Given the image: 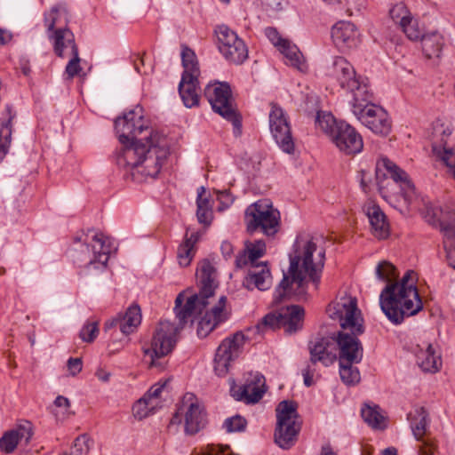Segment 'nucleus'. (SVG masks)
I'll return each instance as SVG.
<instances>
[{"instance_id": "nucleus-11", "label": "nucleus", "mask_w": 455, "mask_h": 455, "mask_svg": "<svg viewBox=\"0 0 455 455\" xmlns=\"http://www.w3.org/2000/svg\"><path fill=\"white\" fill-rule=\"evenodd\" d=\"M328 76L337 80L343 89L353 95V100H365L370 97V89L366 79L356 76L354 67L343 57L333 58L328 67Z\"/></svg>"}, {"instance_id": "nucleus-23", "label": "nucleus", "mask_w": 455, "mask_h": 455, "mask_svg": "<svg viewBox=\"0 0 455 455\" xmlns=\"http://www.w3.org/2000/svg\"><path fill=\"white\" fill-rule=\"evenodd\" d=\"M243 285L249 291L254 289L262 291L268 290L272 285V275L267 263L251 266L243 278Z\"/></svg>"}, {"instance_id": "nucleus-31", "label": "nucleus", "mask_w": 455, "mask_h": 455, "mask_svg": "<svg viewBox=\"0 0 455 455\" xmlns=\"http://www.w3.org/2000/svg\"><path fill=\"white\" fill-rule=\"evenodd\" d=\"M196 206V217L199 223L210 226L213 219V202L210 199V196H206L204 187H200L197 189Z\"/></svg>"}, {"instance_id": "nucleus-26", "label": "nucleus", "mask_w": 455, "mask_h": 455, "mask_svg": "<svg viewBox=\"0 0 455 455\" xmlns=\"http://www.w3.org/2000/svg\"><path fill=\"white\" fill-rule=\"evenodd\" d=\"M264 385V377L260 374H256L251 380L239 387L238 390L233 388L232 395L237 401H243L246 403H255L262 398L265 393L263 389Z\"/></svg>"}, {"instance_id": "nucleus-64", "label": "nucleus", "mask_w": 455, "mask_h": 455, "mask_svg": "<svg viewBox=\"0 0 455 455\" xmlns=\"http://www.w3.org/2000/svg\"><path fill=\"white\" fill-rule=\"evenodd\" d=\"M54 404L57 407L68 408L70 406V402L67 397H64L62 395H58L54 400Z\"/></svg>"}, {"instance_id": "nucleus-13", "label": "nucleus", "mask_w": 455, "mask_h": 455, "mask_svg": "<svg viewBox=\"0 0 455 455\" xmlns=\"http://www.w3.org/2000/svg\"><path fill=\"white\" fill-rule=\"evenodd\" d=\"M182 420L185 434L189 435H196L207 424L204 408L193 394L188 393L184 395L181 404L171 419V424H180Z\"/></svg>"}, {"instance_id": "nucleus-16", "label": "nucleus", "mask_w": 455, "mask_h": 455, "mask_svg": "<svg viewBox=\"0 0 455 455\" xmlns=\"http://www.w3.org/2000/svg\"><path fill=\"white\" fill-rule=\"evenodd\" d=\"M217 45L220 52L227 61L240 65L248 58V49L237 34L226 25L215 28Z\"/></svg>"}, {"instance_id": "nucleus-58", "label": "nucleus", "mask_w": 455, "mask_h": 455, "mask_svg": "<svg viewBox=\"0 0 455 455\" xmlns=\"http://www.w3.org/2000/svg\"><path fill=\"white\" fill-rule=\"evenodd\" d=\"M443 236L444 247L455 244V229H441Z\"/></svg>"}, {"instance_id": "nucleus-57", "label": "nucleus", "mask_w": 455, "mask_h": 455, "mask_svg": "<svg viewBox=\"0 0 455 455\" xmlns=\"http://www.w3.org/2000/svg\"><path fill=\"white\" fill-rule=\"evenodd\" d=\"M264 254V250L260 247H252L249 250L248 260L251 262V266L255 265L256 260L262 257Z\"/></svg>"}, {"instance_id": "nucleus-24", "label": "nucleus", "mask_w": 455, "mask_h": 455, "mask_svg": "<svg viewBox=\"0 0 455 455\" xmlns=\"http://www.w3.org/2000/svg\"><path fill=\"white\" fill-rule=\"evenodd\" d=\"M141 323L140 308L138 305L128 307L124 315H118L105 323V329L109 330L118 327L124 335H129L136 331Z\"/></svg>"}, {"instance_id": "nucleus-48", "label": "nucleus", "mask_w": 455, "mask_h": 455, "mask_svg": "<svg viewBox=\"0 0 455 455\" xmlns=\"http://www.w3.org/2000/svg\"><path fill=\"white\" fill-rule=\"evenodd\" d=\"M91 439L86 434L77 436L74 441V445L70 455H85L90 450Z\"/></svg>"}, {"instance_id": "nucleus-46", "label": "nucleus", "mask_w": 455, "mask_h": 455, "mask_svg": "<svg viewBox=\"0 0 455 455\" xmlns=\"http://www.w3.org/2000/svg\"><path fill=\"white\" fill-rule=\"evenodd\" d=\"M424 219L429 225H439V228H441V222L444 221V213L439 207L427 206L424 212Z\"/></svg>"}, {"instance_id": "nucleus-39", "label": "nucleus", "mask_w": 455, "mask_h": 455, "mask_svg": "<svg viewBox=\"0 0 455 455\" xmlns=\"http://www.w3.org/2000/svg\"><path fill=\"white\" fill-rule=\"evenodd\" d=\"M366 216L371 228L389 227V224L387 222V216L382 212L380 207L376 204H371L367 207Z\"/></svg>"}, {"instance_id": "nucleus-12", "label": "nucleus", "mask_w": 455, "mask_h": 455, "mask_svg": "<svg viewBox=\"0 0 455 455\" xmlns=\"http://www.w3.org/2000/svg\"><path fill=\"white\" fill-rule=\"evenodd\" d=\"M372 99L373 96L370 91L369 99L352 100V112L372 132L387 136L391 131V121L388 114L380 106L371 103Z\"/></svg>"}, {"instance_id": "nucleus-38", "label": "nucleus", "mask_w": 455, "mask_h": 455, "mask_svg": "<svg viewBox=\"0 0 455 455\" xmlns=\"http://www.w3.org/2000/svg\"><path fill=\"white\" fill-rule=\"evenodd\" d=\"M358 363L341 362L339 361V376L344 384L347 386H355L359 383L361 376L356 366Z\"/></svg>"}, {"instance_id": "nucleus-8", "label": "nucleus", "mask_w": 455, "mask_h": 455, "mask_svg": "<svg viewBox=\"0 0 455 455\" xmlns=\"http://www.w3.org/2000/svg\"><path fill=\"white\" fill-rule=\"evenodd\" d=\"M115 129L123 148L140 140L141 142H145L156 133H160L154 131L144 119L140 106H136L123 116L117 117L115 121Z\"/></svg>"}, {"instance_id": "nucleus-14", "label": "nucleus", "mask_w": 455, "mask_h": 455, "mask_svg": "<svg viewBox=\"0 0 455 455\" xmlns=\"http://www.w3.org/2000/svg\"><path fill=\"white\" fill-rule=\"evenodd\" d=\"M180 331L176 323L168 320L161 321L156 327L151 339L150 348L144 350L151 357V366L164 369L157 362L158 359L167 355L174 348Z\"/></svg>"}, {"instance_id": "nucleus-7", "label": "nucleus", "mask_w": 455, "mask_h": 455, "mask_svg": "<svg viewBox=\"0 0 455 455\" xmlns=\"http://www.w3.org/2000/svg\"><path fill=\"white\" fill-rule=\"evenodd\" d=\"M315 123L328 134L338 149L347 156L360 153L363 148L362 136L349 124L336 120L331 113L318 112Z\"/></svg>"}, {"instance_id": "nucleus-59", "label": "nucleus", "mask_w": 455, "mask_h": 455, "mask_svg": "<svg viewBox=\"0 0 455 455\" xmlns=\"http://www.w3.org/2000/svg\"><path fill=\"white\" fill-rule=\"evenodd\" d=\"M441 228H455V209L444 214V221L441 222Z\"/></svg>"}, {"instance_id": "nucleus-2", "label": "nucleus", "mask_w": 455, "mask_h": 455, "mask_svg": "<svg viewBox=\"0 0 455 455\" xmlns=\"http://www.w3.org/2000/svg\"><path fill=\"white\" fill-rule=\"evenodd\" d=\"M289 258L288 273H283V279L273 294V303L275 305L282 303L293 293H305L307 276L315 285V289H318L324 266L325 251L322 248L317 250L313 238L298 235Z\"/></svg>"}, {"instance_id": "nucleus-27", "label": "nucleus", "mask_w": 455, "mask_h": 455, "mask_svg": "<svg viewBox=\"0 0 455 455\" xmlns=\"http://www.w3.org/2000/svg\"><path fill=\"white\" fill-rule=\"evenodd\" d=\"M48 37L52 41L54 53L60 58H67L69 52H74V47L78 48L74 33L68 26L57 28Z\"/></svg>"}, {"instance_id": "nucleus-25", "label": "nucleus", "mask_w": 455, "mask_h": 455, "mask_svg": "<svg viewBox=\"0 0 455 455\" xmlns=\"http://www.w3.org/2000/svg\"><path fill=\"white\" fill-rule=\"evenodd\" d=\"M331 38L341 50L355 47L359 42L355 26L349 21H339L331 28Z\"/></svg>"}, {"instance_id": "nucleus-52", "label": "nucleus", "mask_w": 455, "mask_h": 455, "mask_svg": "<svg viewBox=\"0 0 455 455\" xmlns=\"http://www.w3.org/2000/svg\"><path fill=\"white\" fill-rule=\"evenodd\" d=\"M265 35L269 39V41L279 49L282 47L283 43H286L287 40L283 39L279 35V32L276 28L273 27H267L265 28Z\"/></svg>"}, {"instance_id": "nucleus-29", "label": "nucleus", "mask_w": 455, "mask_h": 455, "mask_svg": "<svg viewBox=\"0 0 455 455\" xmlns=\"http://www.w3.org/2000/svg\"><path fill=\"white\" fill-rule=\"evenodd\" d=\"M204 232L201 229L191 233L187 230L183 243L179 246L177 258L181 267H188L196 254V244L204 235Z\"/></svg>"}, {"instance_id": "nucleus-45", "label": "nucleus", "mask_w": 455, "mask_h": 455, "mask_svg": "<svg viewBox=\"0 0 455 455\" xmlns=\"http://www.w3.org/2000/svg\"><path fill=\"white\" fill-rule=\"evenodd\" d=\"M14 435H16L19 442L24 441L26 444H28L32 436H33V427L31 422L28 420H23L17 425V427L13 429Z\"/></svg>"}, {"instance_id": "nucleus-35", "label": "nucleus", "mask_w": 455, "mask_h": 455, "mask_svg": "<svg viewBox=\"0 0 455 455\" xmlns=\"http://www.w3.org/2000/svg\"><path fill=\"white\" fill-rule=\"evenodd\" d=\"M286 59V64L304 72L307 69L304 58L295 44H291L289 41L283 43L279 49Z\"/></svg>"}, {"instance_id": "nucleus-20", "label": "nucleus", "mask_w": 455, "mask_h": 455, "mask_svg": "<svg viewBox=\"0 0 455 455\" xmlns=\"http://www.w3.org/2000/svg\"><path fill=\"white\" fill-rule=\"evenodd\" d=\"M268 118L271 134L278 147L285 153H293L294 141L291 126L283 108L272 104Z\"/></svg>"}, {"instance_id": "nucleus-41", "label": "nucleus", "mask_w": 455, "mask_h": 455, "mask_svg": "<svg viewBox=\"0 0 455 455\" xmlns=\"http://www.w3.org/2000/svg\"><path fill=\"white\" fill-rule=\"evenodd\" d=\"M375 273L378 279L385 282H389L391 279L397 276L395 267L392 263L386 260H383L378 264Z\"/></svg>"}, {"instance_id": "nucleus-5", "label": "nucleus", "mask_w": 455, "mask_h": 455, "mask_svg": "<svg viewBox=\"0 0 455 455\" xmlns=\"http://www.w3.org/2000/svg\"><path fill=\"white\" fill-rule=\"evenodd\" d=\"M329 309L330 315L339 321L342 331L334 338L339 348L338 360L341 362L360 363L363 356V347L358 336L363 334L364 327L360 311L354 299L338 302Z\"/></svg>"}, {"instance_id": "nucleus-28", "label": "nucleus", "mask_w": 455, "mask_h": 455, "mask_svg": "<svg viewBox=\"0 0 455 455\" xmlns=\"http://www.w3.org/2000/svg\"><path fill=\"white\" fill-rule=\"evenodd\" d=\"M16 117V111L12 106L6 105L0 117V163L8 154L12 134V121Z\"/></svg>"}, {"instance_id": "nucleus-62", "label": "nucleus", "mask_w": 455, "mask_h": 455, "mask_svg": "<svg viewBox=\"0 0 455 455\" xmlns=\"http://www.w3.org/2000/svg\"><path fill=\"white\" fill-rule=\"evenodd\" d=\"M228 448V447H226L224 449L221 446L212 444L207 447V450L203 455H224L225 450Z\"/></svg>"}, {"instance_id": "nucleus-4", "label": "nucleus", "mask_w": 455, "mask_h": 455, "mask_svg": "<svg viewBox=\"0 0 455 455\" xmlns=\"http://www.w3.org/2000/svg\"><path fill=\"white\" fill-rule=\"evenodd\" d=\"M415 276L413 270H408L400 282L387 283L380 292L381 310L394 324L402 323L405 318L417 315L423 308Z\"/></svg>"}, {"instance_id": "nucleus-3", "label": "nucleus", "mask_w": 455, "mask_h": 455, "mask_svg": "<svg viewBox=\"0 0 455 455\" xmlns=\"http://www.w3.org/2000/svg\"><path fill=\"white\" fill-rule=\"evenodd\" d=\"M169 144L162 133H156L150 140H138L122 148L116 156V164L125 170V179L140 183L148 178L155 179L169 156Z\"/></svg>"}, {"instance_id": "nucleus-47", "label": "nucleus", "mask_w": 455, "mask_h": 455, "mask_svg": "<svg viewBox=\"0 0 455 455\" xmlns=\"http://www.w3.org/2000/svg\"><path fill=\"white\" fill-rule=\"evenodd\" d=\"M19 440L12 429L6 431L0 438V449L7 454L12 453L16 449Z\"/></svg>"}, {"instance_id": "nucleus-10", "label": "nucleus", "mask_w": 455, "mask_h": 455, "mask_svg": "<svg viewBox=\"0 0 455 455\" xmlns=\"http://www.w3.org/2000/svg\"><path fill=\"white\" fill-rule=\"evenodd\" d=\"M204 96L214 112L232 123L235 136H240L242 133L241 116L233 105L229 84L220 82L209 84L204 89Z\"/></svg>"}, {"instance_id": "nucleus-44", "label": "nucleus", "mask_w": 455, "mask_h": 455, "mask_svg": "<svg viewBox=\"0 0 455 455\" xmlns=\"http://www.w3.org/2000/svg\"><path fill=\"white\" fill-rule=\"evenodd\" d=\"M389 14L393 21L398 24L400 27L411 16V12L403 3H399L394 5L390 10Z\"/></svg>"}, {"instance_id": "nucleus-63", "label": "nucleus", "mask_w": 455, "mask_h": 455, "mask_svg": "<svg viewBox=\"0 0 455 455\" xmlns=\"http://www.w3.org/2000/svg\"><path fill=\"white\" fill-rule=\"evenodd\" d=\"M371 235L378 240H384L389 237L390 229H370Z\"/></svg>"}, {"instance_id": "nucleus-53", "label": "nucleus", "mask_w": 455, "mask_h": 455, "mask_svg": "<svg viewBox=\"0 0 455 455\" xmlns=\"http://www.w3.org/2000/svg\"><path fill=\"white\" fill-rule=\"evenodd\" d=\"M315 373V365L312 363L307 364V366L302 370L303 382L306 387H311L314 385V376Z\"/></svg>"}, {"instance_id": "nucleus-49", "label": "nucleus", "mask_w": 455, "mask_h": 455, "mask_svg": "<svg viewBox=\"0 0 455 455\" xmlns=\"http://www.w3.org/2000/svg\"><path fill=\"white\" fill-rule=\"evenodd\" d=\"M247 421L246 419L240 416L235 415L230 418H228L224 422V427L227 431L231 432H242L246 427Z\"/></svg>"}, {"instance_id": "nucleus-42", "label": "nucleus", "mask_w": 455, "mask_h": 455, "mask_svg": "<svg viewBox=\"0 0 455 455\" xmlns=\"http://www.w3.org/2000/svg\"><path fill=\"white\" fill-rule=\"evenodd\" d=\"M402 30L410 40L416 41L422 38L425 34L419 27L418 21L411 16L401 27Z\"/></svg>"}, {"instance_id": "nucleus-36", "label": "nucleus", "mask_w": 455, "mask_h": 455, "mask_svg": "<svg viewBox=\"0 0 455 455\" xmlns=\"http://www.w3.org/2000/svg\"><path fill=\"white\" fill-rule=\"evenodd\" d=\"M181 61L184 71L182 75L199 76V63L195 52L187 45H182Z\"/></svg>"}, {"instance_id": "nucleus-21", "label": "nucleus", "mask_w": 455, "mask_h": 455, "mask_svg": "<svg viewBox=\"0 0 455 455\" xmlns=\"http://www.w3.org/2000/svg\"><path fill=\"white\" fill-rule=\"evenodd\" d=\"M411 428L415 439L421 443L418 447L419 455H433L436 450L435 442L427 435L429 426L428 413L424 407H416L408 414Z\"/></svg>"}, {"instance_id": "nucleus-61", "label": "nucleus", "mask_w": 455, "mask_h": 455, "mask_svg": "<svg viewBox=\"0 0 455 455\" xmlns=\"http://www.w3.org/2000/svg\"><path fill=\"white\" fill-rule=\"evenodd\" d=\"M220 251L225 259H228L232 256L234 251L233 244L228 241H223L220 245Z\"/></svg>"}, {"instance_id": "nucleus-50", "label": "nucleus", "mask_w": 455, "mask_h": 455, "mask_svg": "<svg viewBox=\"0 0 455 455\" xmlns=\"http://www.w3.org/2000/svg\"><path fill=\"white\" fill-rule=\"evenodd\" d=\"M99 333V327L96 322L85 323L80 331L79 336L85 342H92Z\"/></svg>"}, {"instance_id": "nucleus-30", "label": "nucleus", "mask_w": 455, "mask_h": 455, "mask_svg": "<svg viewBox=\"0 0 455 455\" xmlns=\"http://www.w3.org/2000/svg\"><path fill=\"white\" fill-rule=\"evenodd\" d=\"M179 93L185 107L193 108L198 106V76L182 75L179 84Z\"/></svg>"}, {"instance_id": "nucleus-17", "label": "nucleus", "mask_w": 455, "mask_h": 455, "mask_svg": "<svg viewBox=\"0 0 455 455\" xmlns=\"http://www.w3.org/2000/svg\"><path fill=\"white\" fill-rule=\"evenodd\" d=\"M84 242L92 247L93 251V259H91L86 263V268L88 270L92 268L97 270L105 269L109 255L117 250V244L115 240L101 231H98V229H88Z\"/></svg>"}, {"instance_id": "nucleus-34", "label": "nucleus", "mask_w": 455, "mask_h": 455, "mask_svg": "<svg viewBox=\"0 0 455 455\" xmlns=\"http://www.w3.org/2000/svg\"><path fill=\"white\" fill-rule=\"evenodd\" d=\"M420 41L422 51L427 58L439 57L443 46V38L441 34L437 32L425 34Z\"/></svg>"}, {"instance_id": "nucleus-56", "label": "nucleus", "mask_w": 455, "mask_h": 455, "mask_svg": "<svg viewBox=\"0 0 455 455\" xmlns=\"http://www.w3.org/2000/svg\"><path fill=\"white\" fill-rule=\"evenodd\" d=\"M82 360L80 358H69L68 361V368L73 376L82 371Z\"/></svg>"}, {"instance_id": "nucleus-55", "label": "nucleus", "mask_w": 455, "mask_h": 455, "mask_svg": "<svg viewBox=\"0 0 455 455\" xmlns=\"http://www.w3.org/2000/svg\"><path fill=\"white\" fill-rule=\"evenodd\" d=\"M134 68L140 74L147 75L152 71V66L146 67L145 57L140 56L138 60L134 61Z\"/></svg>"}, {"instance_id": "nucleus-1", "label": "nucleus", "mask_w": 455, "mask_h": 455, "mask_svg": "<svg viewBox=\"0 0 455 455\" xmlns=\"http://www.w3.org/2000/svg\"><path fill=\"white\" fill-rule=\"evenodd\" d=\"M196 278L198 293L190 296L184 305V295L180 293L175 299L173 310L179 322L176 327L180 331L188 321L193 322L195 317L204 315L198 322L196 332L199 338H205L216 326L228 320L227 298L221 296L215 305L208 308L218 287L216 269L209 259H203L199 263Z\"/></svg>"}, {"instance_id": "nucleus-60", "label": "nucleus", "mask_w": 455, "mask_h": 455, "mask_svg": "<svg viewBox=\"0 0 455 455\" xmlns=\"http://www.w3.org/2000/svg\"><path fill=\"white\" fill-rule=\"evenodd\" d=\"M444 249L449 266L455 269V244L444 247Z\"/></svg>"}, {"instance_id": "nucleus-54", "label": "nucleus", "mask_w": 455, "mask_h": 455, "mask_svg": "<svg viewBox=\"0 0 455 455\" xmlns=\"http://www.w3.org/2000/svg\"><path fill=\"white\" fill-rule=\"evenodd\" d=\"M164 386H165V384H156V385L152 386L147 391V393L144 395V396L150 403H155V400H156L160 396Z\"/></svg>"}, {"instance_id": "nucleus-33", "label": "nucleus", "mask_w": 455, "mask_h": 455, "mask_svg": "<svg viewBox=\"0 0 455 455\" xmlns=\"http://www.w3.org/2000/svg\"><path fill=\"white\" fill-rule=\"evenodd\" d=\"M44 21L48 34H51L59 25H63L62 27L68 26L69 21L68 12L64 5L53 6L49 12L44 13Z\"/></svg>"}, {"instance_id": "nucleus-43", "label": "nucleus", "mask_w": 455, "mask_h": 455, "mask_svg": "<svg viewBox=\"0 0 455 455\" xmlns=\"http://www.w3.org/2000/svg\"><path fill=\"white\" fill-rule=\"evenodd\" d=\"M68 57H70V60L66 66L65 73L68 79H72L82 70L78 48L74 47V52H69Z\"/></svg>"}, {"instance_id": "nucleus-32", "label": "nucleus", "mask_w": 455, "mask_h": 455, "mask_svg": "<svg viewBox=\"0 0 455 455\" xmlns=\"http://www.w3.org/2000/svg\"><path fill=\"white\" fill-rule=\"evenodd\" d=\"M416 358L418 365L426 372H436L442 366L441 357L435 354L431 344H428L426 349H419Z\"/></svg>"}, {"instance_id": "nucleus-40", "label": "nucleus", "mask_w": 455, "mask_h": 455, "mask_svg": "<svg viewBox=\"0 0 455 455\" xmlns=\"http://www.w3.org/2000/svg\"><path fill=\"white\" fill-rule=\"evenodd\" d=\"M156 403H150L144 395L132 406V412L135 418L142 419L154 412Z\"/></svg>"}, {"instance_id": "nucleus-9", "label": "nucleus", "mask_w": 455, "mask_h": 455, "mask_svg": "<svg viewBox=\"0 0 455 455\" xmlns=\"http://www.w3.org/2000/svg\"><path fill=\"white\" fill-rule=\"evenodd\" d=\"M275 411L277 421L274 435L275 443L280 448L288 450L295 444L300 431L297 403L293 401H282Z\"/></svg>"}, {"instance_id": "nucleus-15", "label": "nucleus", "mask_w": 455, "mask_h": 455, "mask_svg": "<svg viewBox=\"0 0 455 455\" xmlns=\"http://www.w3.org/2000/svg\"><path fill=\"white\" fill-rule=\"evenodd\" d=\"M304 315V308L293 305L266 315L257 327L262 331L283 327L285 332L292 334L302 329Z\"/></svg>"}, {"instance_id": "nucleus-19", "label": "nucleus", "mask_w": 455, "mask_h": 455, "mask_svg": "<svg viewBox=\"0 0 455 455\" xmlns=\"http://www.w3.org/2000/svg\"><path fill=\"white\" fill-rule=\"evenodd\" d=\"M246 337L241 331L226 338L217 348L214 357V371L219 376H225L230 363L241 355L246 341Z\"/></svg>"}, {"instance_id": "nucleus-22", "label": "nucleus", "mask_w": 455, "mask_h": 455, "mask_svg": "<svg viewBox=\"0 0 455 455\" xmlns=\"http://www.w3.org/2000/svg\"><path fill=\"white\" fill-rule=\"evenodd\" d=\"M310 363L315 365L321 363L328 367L337 360V355L334 353V338L323 337L317 338L309 342Z\"/></svg>"}, {"instance_id": "nucleus-51", "label": "nucleus", "mask_w": 455, "mask_h": 455, "mask_svg": "<svg viewBox=\"0 0 455 455\" xmlns=\"http://www.w3.org/2000/svg\"><path fill=\"white\" fill-rule=\"evenodd\" d=\"M217 199L220 202L218 212H223L229 208L234 202V197L228 190L217 191Z\"/></svg>"}, {"instance_id": "nucleus-18", "label": "nucleus", "mask_w": 455, "mask_h": 455, "mask_svg": "<svg viewBox=\"0 0 455 455\" xmlns=\"http://www.w3.org/2000/svg\"><path fill=\"white\" fill-rule=\"evenodd\" d=\"M244 220L246 228H278L281 215L268 199H260L246 208Z\"/></svg>"}, {"instance_id": "nucleus-37", "label": "nucleus", "mask_w": 455, "mask_h": 455, "mask_svg": "<svg viewBox=\"0 0 455 455\" xmlns=\"http://www.w3.org/2000/svg\"><path fill=\"white\" fill-rule=\"evenodd\" d=\"M361 415L363 420L371 427L382 429L385 427V418L380 413V408L377 405H365L361 410Z\"/></svg>"}, {"instance_id": "nucleus-6", "label": "nucleus", "mask_w": 455, "mask_h": 455, "mask_svg": "<svg viewBox=\"0 0 455 455\" xmlns=\"http://www.w3.org/2000/svg\"><path fill=\"white\" fill-rule=\"evenodd\" d=\"M376 181L381 196L386 200L401 196L405 204H410L414 196V186L406 172L387 158L378 162Z\"/></svg>"}]
</instances>
